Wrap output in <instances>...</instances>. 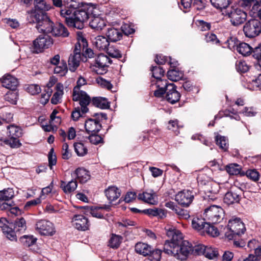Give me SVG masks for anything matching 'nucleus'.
Wrapping results in <instances>:
<instances>
[{
    "label": "nucleus",
    "instance_id": "10",
    "mask_svg": "<svg viewBox=\"0 0 261 261\" xmlns=\"http://www.w3.org/2000/svg\"><path fill=\"white\" fill-rule=\"evenodd\" d=\"M53 44V39L50 36L47 34L40 35L33 41V52H42L45 48H49Z\"/></svg>",
    "mask_w": 261,
    "mask_h": 261
},
{
    "label": "nucleus",
    "instance_id": "3",
    "mask_svg": "<svg viewBox=\"0 0 261 261\" xmlns=\"http://www.w3.org/2000/svg\"><path fill=\"white\" fill-rule=\"evenodd\" d=\"M8 132L7 135L8 138L0 139V141L10 146L11 148H18L21 146L22 144L19 138L21 137L23 133L20 127L14 124H11L7 126Z\"/></svg>",
    "mask_w": 261,
    "mask_h": 261
},
{
    "label": "nucleus",
    "instance_id": "11",
    "mask_svg": "<svg viewBox=\"0 0 261 261\" xmlns=\"http://www.w3.org/2000/svg\"><path fill=\"white\" fill-rule=\"evenodd\" d=\"M72 96L73 101L79 102L83 113H86L89 111L87 106L91 102L92 99L85 91H73Z\"/></svg>",
    "mask_w": 261,
    "mask_h": 261
},
{
    "label": "nucleus",
    "instance_id": "57",
    "mask_svg": "<svg viewBox=\"0 0 261 261\" xmlns=\"http://www.w3.org/2000/svg\"><path fill=\"white\" fill-rule=\"evenodd\" d=\"M137 196V193L135 192H127L124 197H122L120 198L119 203H120L123 201H125L126 203L132 202L133 200L136 199Z\"/></svg>",
    "mask_w": 261,
    "mask_h": 261
},
{
    "label": "nucleus",
    "instance_id": "24",
    "mask_svg": "<svg viewBox=\"0 0 261 261\" xmlns=\"http://www.w3.org/2000/svg\"><path fill=\"white\" fill-rule=\"evenodd\" d=\"M50 34L55 37L61 38L68 37L70 34L67 29L61 23H55Z\"/></svg>",
    "mask_w": 261,
    "mask_h": 261
},
{
    "label": "nucleus",
    "instance_id": "36",
    "mask_svg": "<svg viewBox=\"0 0 261 261\" xmlns=\"http://www.w3.org/2000/svg\"><path fill=\"white\" fill-rule=\"evenodd\" d=\"M91 20L89 22L90 27L97 31H101L106 25V21L99 17L92 15Z\"/></svg>",
    "mask_w": 261,
    "mask_h": 261
},
{
    "label": "nucleus",
    "instance_id": "20",
    "mask_svg": "<svg viewBox=\"0 0 261 261\" xmlns=\"http://www.w3.org/2000/svg\"><path fill=\"white\" fill-rule=\"evenodd\" d=\"M34 8L27 12V16H30V13L32 11H34L37 13H46V11L51 8V6L48 4L45 0H34Z\"/></svg>",
    "mask_w": 261,
    "mask_h": 261
},
{
    "label": "nucleus",
    "instance_id": "5",
    "mask_svg": "<svg viewBox=\"0 0 261 261\" xmlns=\"http://www.w3.org/2000/svg\"><path fill=\"white\" fill-rule=\"evenodd\" d=\"M224 229L227 230L225 232V236L230 240L234 237H240L246 230L244 224L241 219L238 218L230 220Z\"/></svg>",
    "mask_w": 261,
    "mask_h": 261
},
{
    "label": "nucleus",
    "instance_id": "7",
    "mask_svg": "<svg viewBox=\"0 0 261 261\" xmlns=\"http://www.w3.org/2000/svg\"><path fill=\"white\" fill-rule=\"evenodd\" d=\"M203 216L208 223L216 224L223 219L224 211L221 207L213 205L205 210Z\"/></svg>",
    "mask_w": 261,
    "mask_h": 261
},
{
    "label": "nucleus",
    "instance_id": "44",
    "mask_svg": "<svg viewBox=\"0 0 261 261\" xmlns=\"http://www.w3.org/2000/svg\"><path fill=\"white\" fill-rule=\"evenodd\" d=\"M27 228L26 222L25 219L21 217L17 218L14 224V229L13 230L16 232H23Z\"/></svg>",
    "mask_w": 261,
    "mask_h": 261
},
{
    "label": "nucleus",
    "instance_id": "45",
    "mask_svg": "<svg viewBox=\"0 0 261 261\" xmlns=\"http://www.w3.org/2000/svg\"><path fill=\"white\" fill-rule=\"evenodd\" d=\"M123 238L121 236L112 234L109 241V246L112 248H118Z\"/></svg>",
    "mask_w": 261,
    "mask_h": 261
},
{
    "label": "nucleus",
    "instance_id": "4",
    "mask_svg": "<svg viewBox=\"0 0 261 261\" xmlns=\"http://www.w3.org/2000/svg\"><path fill=\"white\" fill-rule=\"evenodd\" d=\"M93 8L88 5H83L82 7L75 8L73 28L82 30L84 27V22L92 17Z\"/></svg>",
    "mask_w": 261,
    "mask_h": 261
},
{
    "label": "nucleus",
    "instance_id": "55",
    "mask_svg": "<svg viewBox=\"0 0 261 261\" xmlns=\"http://www.w3.org/2000/svg\"><path fill=\"white\" fill-rule=\"evenodd\" d=\"M74 147L75 152L79 156H83L87 153V148L82 143H75Z\"/></svg>",
    "mask_w": 261,
    "mask_h": 261
},
{
    "label": "nucleus",
    "instance_id": "64",
    "mask_svg": "<svg viewBox=\"0 0 261 261\" xmlns=\"http://www.w3.org/2000/svg\"><path fill=\"white\" fill-rule=\"evenodd\" d=\"M246 175L248 178L256 181L258 180L259 177V173L255 169H249L246 172Z\"/></svg>",
    "mask_w": 261,
    "mask_h": 261
},
{
    "label": "nucleus",
    "instance_id": "60",
    "mask_svg": "<svg viewBox=\"0 0 261 261\" xmlns=\"http://www.w3.org/2000/svg\"><path fill=\"white\" fill-rule=\"evenodd\" d=\"M253 57L256 60V64L260 67L261 69V43L252 51Z\"/></svg>",
    "mask_w": 261,
    "mask_h": 261
},
{
    "label": "nucleus",
    "instance_id": "46",
    "mask_svg": "<svg viewBox=\"0 0 261 261\" xmlns=\"http://www.w3.org/2000/svg\"><path fill=\"white\" fill-rule=\"evenodd\" d=\"M213 224H214L212 223H209L207 222L203 232H205L206 234L213 237L218 236L219 235V230Z\"/></svg>",
    "mask_w": 261,
    "mask_h": 261
},
{
    "label": "nucleus",
    "instance_id": "25",
    "mask_svg": "<svg viewBox=\"0 0 261 261\" xmlns=\"http://www.w3.org/2000/svg\"><path fill=\"white\" fill-rule=\"evenodd\" d=\"M77 42L75 44L74 54H81V50L83 51L85 48L88 47V43L86 38L84 37L83 33L79 31L76 33Z\"/></svg>",
    "mask_w": 261,
    "mask_h": 261
},
{
    "label": "nucleus",
    "instance_id": "27",
    "mask_svg": "<svg viewBox=\"0 0 261 261\" xmlns=\"http://www.w3.org/2000/svg\"><path fill=\"white\" fill-rule=\"evenodd\" d=\"M106 36L109 41L115 42L120 40L123 36L122 30L114 28H109Z\"/></svg>",
    "mask_w": 261,
    "mask_h": 261
},
{
    "label": "nucleus",
    "instance_id": "29",
    "mask_svg": "<svg viewBox=\"0 0 261 261\" xmlns=\"http://www.w3.org/2000/svg\"><path fill=\"white\" fill-rule=\"evenodd\" d=\"M84 59L82 58L81 54H72L68 59V66L69 70L72 72H74L77 67L80 66V62Z\"/></svg>",
    "mask_w": 261,
    "mask_h": 261
},
{
    "label": "nucleus",
    "instance_id": "42",
    "mask_svg": "<svg viewBox=\"0 0 261 261\" xmlns=\"http://www.w3.org/2000/svg\"><path fill=\"white\" fill-rule=\"evenodd\" d=\"M236 50L243 56H247L252 54V48L245 42H240Z\"/></svg>",
    "mask_w": 261,
    "mask_h": 261
},
{
    "label": "nucleus",
    "instance_id": "30",
    "mask_svg": "<svg viewBox=\"0 0 261 261\" xmlns=\"http://www.w3.org/2000/svg\"><path fill=\"white\" fill-rule=\"evenodd\" d=\"M155 196L156 193L151 190L149 192L145 191L139 193L137 196V198L139 200L145 203L154 204L155 202Z\"/></svg>",
    "mask_w": 261,
    "mask_h": 261
},
{
    "label": "nucleus",
    "instance_id": "18",
    "mask_svg": "<svg viewBox=\"0 0 261 261\" xmlns=\"http://www.w3.org/2000/svg\"><path fill=\"white\" fill-rule=\"evenodd\" d=\"M165 93L166 100L171 104L178 102L181 96L180 93L176 90V86L174 84H170Z\"/></svg>",
    "mask_w": 261,
    "mask_h": 261
},
{
    "label": "nucleus",
    "instance_id": "51",
    "mask_svg": "<svg viewBox=\"0 0 261 261\" xmlns=\"http://www.w3.org/2000/svg\"><path fill=\"white\" fill-rule=\"evenodd\" d=\"M18 93L16 90L8 92L5 96V99L12 105H16L18 99Z\"/></svg>",
    "mask_w": 261,
    "mask_h": 261
},
{
    "label": "nucleus",
    "instance_id": "16",
    "mask_svg": "<svg viewBox=\"0 0 261 261\" xmlns=\"http://www.w3.org/2000/svg\"><path fill=\"white\" fill-rule=\"evenodd\" d=\"M194 199V195L190 190H183L178 192L175 195V200L179 204L188 207L192 203Z\"/></svg>",
    "mask_w": 261,
    "mask_h": 261
},
{
    "label": "nucleus",
    "instance_id": "26",
    "mask_svg": "<svg viewBox=\"0 0 261 261\" xmlns=\"http://www.w3.org/2000/svg\"><path fill=\"white\" fill-rule=\"evenodd\" d=\"M121 190L116 186H109L105 189V193L110 203L117 199L121 195Z\"/></svg>",
    "mask_w": 261,
    "mask_h": 261
},
{
    "label": "nucleus",
    "instance_id": "33",
    "mask_svg": "<svg viewBox=\"0 0 261 261\" xmlns=\"http://www.w3.org/2000/svg\"><path fill=\"white\" fill-rule=\"evenodd\" d=\"M93 45L99 50H106L109 46V40L103 36H97L93 41Z\"/></svg>",
    "mask_w": 261,
    "mask_h": 261
},
{
    "label": "nucleus",
    "instance_id": "56",
    "mask_svg": "<svg viewBox=\"0 0 261 261\" xmlns=\"http://www.w3.org/2000/svg\"><path fill=\"white\" fill-rule=\"evenodd\" d=\"M226 171L231 175H238L241 174V168L237 164H231L226 166Z\"/></svg>",
    "mask_w": 261,
    "mask_h": 261
},
{
    "label": "nucleus",
    "instance_id": "9",
    "mask_svg": "<svg viewBox=\"0 0 261 261\" xmlns=\"http://www.w3.org/2000/svg\"><path fill=\"white\" fill-rule=\"evenodd\" d=\"M243 32L245 36L249 38L258 36L261 33V22L256 18L250 19L244 25Z\"/></svg>",
    "mask_w": 261,
    "mask_h": 261
},
{
    "label": "nucleus",
    "instance_id": "17",
    "mask_svg": "<svg viewBox=\"0 0 261 261\" xmlns=\"http://www.w3.org/2000/svg\"><path fill=\"white\" fill-rule=\"evenodd\" d=\"M36 228L39 232L44 236H52L55 232L54 224L45 220L38 221L36 224Z\"/></svg>",
    "mask_w": 261,
    "mask_h": 261
},
{
    "label": "nucleus",
    "instance_id": "35",
    "mask_svg": "<svg viewBox=\"0 0 261 261\" xmlns=\"http://www.w3.org/2000/svg\"><path fill=\"white\" fill-rule=\"evenodd\" d=\"M151 248L147 244L138 242L136 244L135 249L137 253L146 256L150 254Z\"/></svg>",
    "mask_w": 261,
    "mask_h": 261
},
{
    "label": "nucleus",
    "instance_id": "59",
    "mask_svg": "<svg viewBox=\"0 0 261 261\" xmlns=\"http://www.w3.org/2000/svg\"><path fill=\"white\" fill-rule=\"evenodd\" d=\"M205 40L206 42L211 43L213 44L221 45L220 41L214 33H207L205 35Z\"/></svg>",
    "mask_w": 261,
    "mask_h": 261
},
{
    "label": "nucleus",
    "instance_id": "32",
    "mask_svg": "<svg viewBox=\"0 0 261 261\" xmlns=\"http://www.w3.org/2000/svg\"><path fill=\"white\" fill-rule=\"evenodd\" d=\"M72 176L77 178L81 183L86 182L90 177L89 171L81 167L77 168Z\"/></svg>",
    "mask_w": 261,
    "mask_h": 261
},
{
    "label": "nucleus",
    "instance_id": "21",
    "mask_svg": "<svg viewBox=\"0 0 261 261\" xmlns=\"http://www.w3.org/2000/svg\"><path fill=\"white\" fill-rule=\"evenodd\" d=\"M239 5L255 14L261 6V0H241L239 2Z\"/></svg>",
    "mask_w": 261,
    "mask_h": 261
},
{
    "label": "nucleus",
    "instance_id": "39",
    "mask_svg": "<svg viewBox=\"0 0 261 261\" xmlns=\"http://www.w3.org/2000/svg\"><path fill=\"white\" fill-rule=\"evenodd\" d=\"M142 213L150 217H158L160 219H163L166 216V213L163 210L158 208L145 209L142 210Z\"/></svg>",
    "mask_w": 261,
    "mask_h": 261
},
{
    "label": "nucleus",
    "instance_id": "15",
    "mask_svg": "<svg viewBox=\"0 0 261 261\" xmlns=\"http://www.w3.org/2000/svg\"><path fill=\"white\" fill-rule=\"evenodd\" d=\"M205 0H180L179 7L184 12L190 11L191 8L196 10H202L205 7Z\"/></svg>",
    "mask_w": 261,
    "mask_h": 261
},
{
    "label": "nucleus",
    "instance_id": "23",
    "mask_svg": "<svg viewBox=\"0 0 261 261\" xmlns=\"http://www.w3.org/2000/svg\"><path fill=\"white\" fill-rule=\"evenodd\" d=\"M112 61L110 58L103 54H99L95 59V66L101 69L102 71L106 72L107 68L109 66L108 64H111Z\"/></svg>",
    "mask_w": 261,
    "mask_h": 261
},
{
    "label": "nucleus",
    "instance_id": "19",
    "mask_svg": "<svg viewBox=\"0 0 261 261\" xmlns=\"http://www.w3.org/2000/svg\"><path fill=\"white\" fill-rule=\"evenodd\" d=\"M72 222L74 227L77 230L85 231L89 229V221L87 218L82 215H74Z\"/></svg>",
    "mask_w": 261,
    "mask_h": 261
},
{
    "label": "nucleus",
    "instance_id": "50",
    "mask_svg": "<svg viewBox=\"0 0 261 261\" xmlns=\"http://www.w3.org/2000/svg\"><path fill=\"white\" fill-rule=\"evenodd\" d=\"M205 250L203 255L208 259H214L217 257L219 255L218 251L216 248L206 246Z\"/></svg>",
    "mask_w": 261,
    "mask_h": 261
},
{
    "label": "nucleus",
    "instance_id": "28",
    "mask_svg": "<svg viewBox=\"0 0 261 261\" xmlns=\"http://www.w3.org/2000/svg\"><path fill=\"white\" fill-rule=\"evenodd\" d=\"M2 86L11 90H16L18 85L17 79L11 75H8L3 78Z\"/></svg>",
    "mask_w": 261,
    "mask_h": 261
},
{
    "label": "nucleus",
    "instance_id": "1",
    "mask_svg": "<svg viewBox=\"0 0 261 261\" xmlns=\"http://www.w3.org/2000/svg\"><path fill=\"white\" fill-rule=\"evenodd\" d=\"M168 239L164 244V251L181 260H186L191 251V243L183 240L181 232L174 228H169L166 231Z\"/></svg>",
    "mask_w": 261,
    "mask_h": 261
},
{
    "label": "nucleus",
    "instance_id": "49",
    "mask_svg": "<svg viewBox=\"0 0 261 261\" xmlns=\"http://www.w3.org/2000/svg\"><path fill=\"white\" fill-rule=\"evenodd\" d=\"M212 5L217 9H227L230 0H210Z\"/></svg>",
    "mask_w": 261,
    "mask_h": 261
},
{
    "label": "nucleus",
    "instance_id": "8",
    "mask_svg": "<svg viewBox=\"0 0 261 261\" xmlns=\"http://www.w3.org/2000/svg\"><path fill=\"white\" fill-rule=\"evenodd\" d=\"M93 117L94 118H89L85 122L86 131L89 134L90 133L97 134L101 128L100 121L107 119V114L103 113H94Z\"/></svg>",
    "mask_w": 261,
    "mask_h": 261
},
{
    "label": "nucleus",
    "instance_id": "43",
    "mask_svg": "<svg viewBox=\"0 0 261 261\" xmlns=\"http://www.w3.org/2000/svg\"><path fill=\"white\" fill-rule=\"evenodd\" d=\"M183 75V73L177 69H170L167 72V77L172 81H178L181 79Z\"/></svg>",
    "mask_w": 261,
    "mask_h": 261
},
{
    "label": "nucleus",
    "instance_id": "58",
    "mask_svg": "<svg viewBox=\"0 0 261 261\" xmlns=\"http://www.w3.org/2000/svg\"><path fill=\"white\" fill-rule=\"evenodd\" d=\"M239 43V41L237 38L234 36L229 37L225 42V44L227 45V47L231 50L237 49V47Z\"/></svg>",
    "mask_w": 261,
    "mask_h": 261
},
{
    "label": "nucleus",
    "instance_id": "41",
    "mask_svg": "<svg viewBox=\"0 0 261 261\" xmlns=\"http://www.w3.org/2000/svg\"><path fill=\"white\" fill-rule=\"evenodd\" d=\"M77 184L75 179H72L71 181L66 183L62 181L61 188L65 193H70L73 192L77 188Z\"/></svg>",
    "mask_w": 261,
    "mask_h": 261
},
{
    "label": "nucleus",
    "instance_id": "52",
    "mask_svg": "<svg viewBox=\"0 0 261 261\" xmlns=\"http://www.w3.org/2000/svg\"><path fill=\"white\" fill-rule=\"evenodd\" d=\"M250 66L247 62L243 60L237 61L236 63V68L238 72L240 73H246L250 69Z\"/></svg>",
    "mask_w": 261,
    "mask_h": 261
},
{
    "label": "nucleus",
    "instance_id": "62",
    "mask_svg": "<svg viewBox=\"0 0 261 261\" xmlns=\"http://www.w3.org/2000/svg\"><path fill=\"white\" fill-rule=\"evenodd\" d=\"M44 92L45 93H42L41 94V97L39 100L40 102L43 105H45L48 102L53 93V90H49V89H45Z\"/></svg>",
    "mask_w": 261,
    "mask_h": 261
},
{
    "label": "nucleus",
    "instance_id": "61",
    "mask_svg": "<svg viewBox=\"0 0 261 261\" xmlns=\"http://www.w3.org/2000/svg\"><path fill=\"white\" fill-rule=\"evenodd\" d=\"M106 50L110 57L117 59H119L122 57V54L120 51L113 46L108 47Z\"/></svg>",
    "mask_w": 261,
    "mask_h": 261
},
{
    "label": "nucleus",
    "instance_id": "38",
    "mask_svg": "<svg viewBox=\"0 0 261 261\" xmlns=\"http://www.w3.org/2000/svg\"><path fill=\"white\" fill-rule=\"evenodd\" d=\"M93 106L101 109H106L110 107V103L106 98L101 97H94L91 100Z\"/></svg>",
    "mask_w": 261,
    "mask_h": 261
},
{
    "label": "nucleus",
    "instance_id": "54",
    "mask_svg": "<svg viewBox=\"0 0 261 261\" xmlns=\"http://www.w3.org/2000/svg\"><path fill=\"white\" fill-rule=\"evenodd\" d=\"M20 240L24 246L29 247L33 245L36 243L37 239L34 238L32 236H23L20 237Z\"/></svg>",
    "mask_w": 261,
    "mask_h": 261
},
{
    "label": "nucleus",
    "instance_id": "40",
    "mask_svg": "<svg viewBox=\"0 0 261 261\" xmlns=\"http://www.w3.org/2000/svg\"><path fill=\"white\" fill-rule=\"evenodd\" d=\"M216 144L223 151H227L229 147L228 139L225 136L217 134L215 137Z\"/></svg>",
    "mask_w": 261,
    "mask_h": 261
},
{
    "label": "nucleus",
    "instance_id": "31",
    "mask_svg": "<svg viewBox=\"0 0 261 261\" xmlns=\"http://www.w3.org/2000/svg\"><path fill=\"white\" fill-rule=\"evenodd\" d=\"M219 188L217 185L208 182L204 188V192L209 199L214 200L217 199L216 195L219 192Z\"/></svg>",
    "mask_w": 261,
    "mask_h": 261
},
{
    "label": "nucleus",
    "instance_id": "14",
    "mask_svg": "<svg viewBox=\"0 0 261 261\" xmlns=\"http://www.w3.org/2000/svg\"><path fill=\"white\" fill-rule=\"evenodd\" d=\"M77 7V5L69 4L64 6L60 9V13L61 17L68 27L72 28L75 8Z\"/></svg>",
    "mask_w": 261,
    "mask_h": 261
},
{
    "label": "nucleus",
    "instance_id": "34",
    "mask_svg": "<svg viewBox=\"0 0 261 261\" xmlns=\"http://www.w3.org/2000/svg\"><path fill=\"white\" fill-rule=\"evenodd\" d=\"M63 85L60 83L56 84L55 87L56 92L53 94L51 98V103L54 105H57L61 102V100L64 94L63 92Z\"/></svg>",
    "mask_w": 261,
    "mask_h": 261
},
{
    "label": "nucleus",
    "instance_id": "53",
    "mask_svg": "<svg viewBox=\"0 0 261 261\" xmlns=\"http://www.w3.org/2000/svg\"><path fill=\"white\" fill-rule=\"evenodd\" d=\"M205 247L206 246L201 244L196 245L194 246H193L191 244V251H190V254L194 255H204Z\"/></svg>",
    "mask_w": 261,
    "mask_h": 261
},
{
    "label": "nucleus",
    "instance_id": "63",
    "mask_svg": "<svg viewBox=\"0 0 261 261\" xmlns=\"http://www.w3.org/2000/svg\"><path fill=\"white\" fill-rule=\"evenodd\" d=\"M86 113H83L82 112V110L81 109L80 107H77L75 108L72 111L71 115V117L73 121H76L79 120L80 117H84V115Z\"/></svg>",
    "mask_w": 261,
    "mask_h": 261
},
{
    "label": "nucleus",
    "instance_id": "6",
    "mask_svg": "<svg viewBox=\"0 0 261 261\" xmlns=\"http://www.w3.org/2000/svg\"><path fill=\"white\" fill-rule=\"evenodd\" d=\"M223 14L230 19L231 24L238 27L244 23L246 20L247 13L241 8L231 7L226 9Z\"/></svg>",
    "mask_w": 261,
    "mask_h": 261
},
{
    "label": "nucleus",
    "instance_id": "48",
    "mask_svg": "<svg viewBox=\"0 0 261 261\" xmlns=\"http://www.w3.org/2000/svg\"><path fill=\"white\" fill-rule=\"evenodd\" d=\"M152 73V76L154 78V80L162 78L164 76L165 70L160 66H152L150 69Z\"/></svg>",
    "mask_w": 261,
    "mask_h": 261
},
{
    "label": "nucleus",
    "instance_id": "47",
    "mask_svg": "<svg viewBox=\"0 0 261 261\" xmlns=\"http://www.w3.org/2000/svg\"><path fill=\"white\" fill-rule=\"evenodd\" d=\"M14 196V192L12 188L5 189L0 191V198L4 201L12 199Z\"/></svg>",
    "mask_w": 261,
    "mask_h": 261
},
{
    "label": "nucleus",
    "instance_id": "2",
    "mask_svg": "<svg viewBox=\"0 0 261 261\" xmlns=\"http://www.w3.org/2000/svg\"><path fill=\"white\" fill-rule=\"evenodd\" d=\"M27 19L30 23H36V28L40 33L49 34L53 31L54 22L51 20L47 13H37L32 11Z\"/></svg>",
    "mask_w": 261,
    "mask_h": 261
},
{
    "label": "nucleus",
    "instance_id": "13",
    "mask_svg": "<svg viewBox=\"0 0 261 261\" xmlns=\"http://www.w3.org/2000/svg\"><path fill=\"white\" fill-rule=\"evenodd\" d=\"M151 88L152 90L155 88L153 91V95L158 98H161L164 96L170 84L168 83L167 80L162 79V78L151 80Z\"/></svg>",
    "mask_w": 261,
    "mask_h": 261
},
{
    "label": "nucleus",
    "instance_id": "22",
    "mask_svg": "<svg viewBox=\"0 0 261 261\" xmlns=\"http://www.w3.org/2000/svg\"><path fill=\"white\" fill-rule=\"evenodd\" d=\"M8 221L6 218H1L0 219V228L6 237L11 241L16 240V235L13 230V229L10 227L8 225Z\"/></svg>",
    "mask_w": 261,
    "mask_h": 261
},
{
    "label": "nucleus",
    "instance_id": "37",
    "mask_svg": "<svg viewBox=\"0 0 261 261\" xmlns=\"http://www.w3.org/2000/svg\"><path fill=\"white\" fill-rule=\"evenodd\" d=\"M207 222L204 216L203 217H195L192 221V226L193 229L197 231H203Z\"/></svg>",
    "mask_w": 261,
    "mask_h": 261
},
{
    "label": "nucleus",
    "instance_id": "12",
    "mask_svg": "<svg viewBox=\"0 0 261 261\" xmlns=\"http://www.w3.org/2000/svg\"><path fill=\"white\" fill-rule=\"evenodd\" d=\"M243 190L238 187H231L225 193L223 200L227 205L239 203L242 199Z\"/></svg>",
    "mask_w": 261,
    "mask_h": 261
}]
</instances>
